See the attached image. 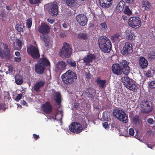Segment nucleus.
<instances>
[{"label":"nucleus","instance_id":"f257e3e1","mask_svg":"<svg viewBox=\"0 0 155 155\" xmlns=\"http://www.w3.org/2000/svg\"><path fill=\"white\" fill-rule=\"evenodd\" d=\"M38 31L41 33L40 37L45 43V46L46 47L48 46L50 39L47 34L50 31V28L49 26L45 23H41L39 27Z\"/></svg>","mask_w":155,"mask_h":155},{"label":"nucleus","instance_id":"f03ea898","mask_svg":"<svg viewBox=\"0 0 155 155\" xmlns=\"http://www.w3.org/2000/svg\"><path fill=\"white\" fill-rule=\"evenodd\" d=\"M98 46L102 51L105 53L110 52L112 45L110 40L106 37H100L98 40Z\"/></svg>","mask_w":155,"mask_h":155},{"label":"nucleus","instance_id":"7ed1b4c3","mask_svg":"<svg viewBox=\"0 0 155 155\" xmlns=\"http://www.w3.org/2000/svg\"><path fill=\"white\" fill-rule=\"evenodd\" d=\"M63 83L66 85L73 84L77 79V75L75 72L69 70L62 74L61 76Z\"/></svg>","mask_w":155,"mask_h":155},{"label":"nucleus","instance_id":"20e7f679","mask_svg":"<svg viewBox=\"0 0 155 155\" xmlns=\"http://www.w3.org/2000/svg\"><path fill=\"white\" fill-rule=\"evenodd\" d=\"M50 65V62L45 57L40 58L37 61V63L35 65V71L38 74H42L45 69V67Z\"/></svg>","mask_w":155,"mask_h":155},{"label":"nucleus","instance_id":"39448f33","mask_svg":"<svg viewBox=\"0 0 155 155\" xmlns=\"http://www.w3.org/2000/svg\"><path fill=\"white\" fill-rule=\"evenodd\" d=\"M72 46L66 42L63 43L62 48L60 49L59 54L62 58H68L72 54Z\"/></svg>","mask_w":155,"mask_h":155},{"label":"nucleus","instance_id":"423d86ee","mask_svg":"<svg viewBox=\"0 0 155 155\" xmlns=\"http://www.w3.org/2000/svg\"><path fill=\"white\" fill-rule=\"evenodd\" d=\"M121 79L122 83L127 88L134 92L136 91L137 87L132 79L127 77H123Z\"/></svg>","mask_w":155,"mask_h":155},{"label":"nucleus","instance_id":"0eeeda50","mask_svg":"<svg viewBox=\"0 0 155 155\" xmlns=\"http://www.w3.org/2000/svg\"><path fill=\"white\" fill-rule=\"evenodd\" d=\"M152 102L149 100H143L141 103V111L143 113L148 114L152 110Z\"/></svg>","mask_w":155,"mask_h":155},{"label":"nucleus","instance_id":"6e6552de","mask_svg":"<svg viewBox=\"0 0 155 155\" xmlns=\"http://www.w3.org/2000/svg\"><path fill=\"white\" fill-rule=\"evenodd\" d=\"M28 54L34 59H38L40 57V54L38 48L32 45L27 47Z\"/></svg>","mask_w":155,"mask_h":155},{"label":"nucleus","instance_id":"1a4fd4ad","mask_svg":"<svg viewBox=\"0 0 155 155\" xmlns=\"http://www.w3.org/2000/svg\"><path fill=\"white\" fill-rule=\"evenodd\" d=\"M113 114L115 117L124 123L127 122L128 117L126 116L125 113L122 110L115 109L113 111Z\"/></svg>","mask_w":155,"mask_h":155},{"label":"nucleus","instance_id":"9d476101","mask_svg":"<svg viewBox=\"0 0 155 155\" xmlns=\"http://www.w3.org/2000/svg\"><path fill=\"white\" fill-rule=\"evenodd\" d=\"M128 24L130 27L132 28H137L141 25L140 19L137 16L131 17L128 19Z\"/></svg>","mask_w":155,"mask_h":155},{"label":"nucleus","instance_id":"9b49d317","mask_svg":"<svg viewBox=\"0 0 155 155\" xmlns=\"http://www.w3.org/2000/svg\"><path fill=\"white\" fill-rule=\"evenodd\" d=\"M69 128L71 132L76 134L80 133L83 130V128L81 124L76 122L72 123L69 126Z\"/></svg>","mask_w":155,"mask_h":155},{"label":"nucleus","instance_id":"f8f14e48","mask_svg":"<svg viewBox=\"0 0 155 155\" xmlns=\"http://www.w3.org/2000/svg\"><path fill=\"white\" fill-rule=\"evenodd\" d=\"M47 8L49 14L51 15L56 16L58 14V7L56 3L50 4Z\"/></svg>","mask_w":155,"mask_h":155},{"label":"nucleus","instance_id":"ddd939ff","mask_svg":"<svg viewBox=\"0 0 155 155\" xmlns=\"http://www.w3.org/2000/svg\"><path fill=\"white\" fill-rule=\"evenodd\" d=\"M133 48L131 44L128 42L125 43L124 46L121 51V53L123 55H128L133 52Z\"/></svg>","mask_w":155,"mask_h":155},{"label":"nucleus","instance_id":"4468645a","mask_svg":"<svg viewBox=\"0 0 155 155\" xmlns=\"http://www.w3.org/2000/svg\"><path fill=\"white\" fill-rule=\"evenodd\" d=\"M10 51L8 46L5 44L3 45V47L0 48V57L2 58H8L10 56Z\"/></svg>","mask_w":155,"mask_h":155},{"label":"nucleus","instance_id":"2eb2a0df","mask_svg":"<svg viewBox=\"0 0 155 155\" xmlns=\"http://www.w3.org/2000/svg\"><path fill=\"white\" fill-rule=\"evenodd\" d=\"M76 18L80 25L84 26L87 25V19L85 15L82 14H79L76 17Z\"/></svg>","mask_w":155,"mask_h":155},{"label":"nucleus","instance_id":"dca6fc26","mask_svg":"<svg viewBox=\"0 0 155 155\" xmlns=\"http://www.w3.org/2000/svg\"><path fill=\"white\" fill-rule=\"evenodd\" d=\"M129 63L126 60H124L120 62V67L123 73L126 75H127L130 72V67L128 66Z\"/></svg>","mask_w":155,"mask_h":155},{"label":"nucleus","instance_id":"f3484780","mask_svg":"<svg viewBox=\"0 0 155 155\" xmlns=\"http://www.w3.org/2000/svg\"><path fill=\"white\" fill-rule=\"evenodd\" d=\"M41 108L43 111L47 114H50L52 111V107L50 103L48 102L43 104Z\"/></svg>","mask_w":155,"mask_h":155},{"label":"nucleus","instance_id":"a211bd4d","mask_svg":"<svg viewBox=\"0 0 155 155\" xmlns=\"http://www.w3.org/2000/svg\"><path fill=\"white\" fill-rule=\"evenodd\" d=\"M112 70L113 73L116 75H120L123 73L120 65L118 64H115L113 65L112 66Z\"/></svg>","mask_w":155,"mask_h":155},{"label":"nucleus","instance_id":"6ab92c4d","mask_svg":"<svg viewBox=\"0 0 155 155\" xmlns=\"http://www.w3.org/2000/svg\"><path fill=\"white\" fill-rule=\"evenodd\" d=\"M96 56L94 54L90 53L86 55L83 59L84 62L86 65H89L90 63L92 61L93 59H95Z\"/></svg>","mask_w":155,"mask_h":155},{"label":"nucleus","instance_id":"aec40b11","mask_svg":"<svg viewBox=\"0 0 155 155\" xmlns=\"http://www.w3.org/2000/svg\"><path fill=\"white\" fill-rule=\"evenodd\" d=\"M139 66L142 69H145L147 68L148 64V61L144 57H139Z\"/></svg>","mask_w":155,"mask_h":155},{"label":"nucleus","instance_id":"412c9836","mask_svg":"<svg viewBox=\"0 0 155 155\" xmlns=\"http://www.w3.org/2000/svg\"><path fill=\"white\" fill-rule=\"evenodd\" d=\"M101 6L104 8H109L112 3V0H99Z\"/></svg>","mask_w":155,"mask_h":155},{"label":"nucleus","instance_id":"4be33fe9","mask_svg":"<svg viewBox=\"0 0 155 155\" xmlns=\"http://www.w3.org/2000/svg\"><path fill=\"white\" fill-rule=\"evenodd\" d=\"M45 83V82L44 80H41L38 81L35 84L34 86V90L37 92L39 91V89L43 87Z\"/></svg>","mask_w":155,"mask_h":155},{"label":"nucleus","instance_id":"5701e85b","mask_svg":"<svg viewBox=\"0 0 155 155\" xmlns=\"http://www.w3.org/2000/svg\"><path fill=\"white\" fill-rule=\"evenodd\" d=\"M66 65L65 62L59 61L57 63L56 68L58 71H62L65 69Z\"/></svg>","mask_w":155,"mask_h":155},{"label":"nucleus","instance_id":"b1692460","mask_svg":"<svg viewBox=\"0 0 155 155\" xmlns=\"http://www.w3.org/2000/svg\"><path fill=\"white\" fill-rule=\"evenodd\" d=\"M151 5L147 0H143L142 2V8L144 10H149L150 9Z\"/></svg>","mask_w":155,"mask_h":155},{"label":"nucleus","instance_id":"393cba45","mask_svg":"<svg viewBox=\"0 0 155 155\" xmlns=\"http://www.w3.org/2000/svg\"><path fill=\"white\" fill-rule=\"evenodd\" d=\"M125 5V2L123 1H120L116 7V11L118 12L122 11L124 9Z\"/></svg>","mask_w":155,"mask_h":155},{"label":"nucleus","instance_id":"a878e982","mask_svg":"<svg viewBox=\"0 0 155 155\" xmlns=\"http://www.w3.org/2000/svg\"><path fill=\"white\" fill-rule=\"evenodd\" d=\"M114 42H118L122 38L121 34L120 33H117L114 35L111 38Z\"/></svg>","mask_w":155,"mask_h":155},{"label":"nucleus","instance_id":"bb28decb","mask_svg":"<svg viewBox=\"0 0 155 155\" xmlns=\"http://www.w3.org/2000/svg\"><path fill=\"white\" fill-rule=\"evenodd\" d=\"M63 115V112L62 110L58 111L55 114L54 117L53 119L57 120V121H60V122H61Z\"/></svg>","mask_w":155,"mask_h":155},{"label":"nucleus","instance_id":"cd10ccee","mask_svg":"<svg viewBox=\"0 0 155 155\" xmlns=\"http://www.w3.org/2000/svg\"><path fill=\"white\" fill-rule=\"evenodd\" d=\"M96 81L97 84H99V86L101 88H103L105 86L106 82V80H101L97 78Z\"/></svg>","mask_w":155,"mask_h":155},{"label":"nucleus","instance_id":"c85d7f7f","mask_svg":"<svg viewBox=\"0 0 155 155\" xmlns=\"http://www.w3.org/2000/svg\"><path fill=\"white\" fill-rule=\"evenodd\" d=\"M67 63L70 66L76 68V61L71 59H68L67 60Z\"/></svg>","mask_w":155,"mask_h":155},{"label":"nucleus","instance_id":"c756f323","mask_svg":"<svg viewBox=\"0 0 155 155\" xmlns=\"http://www.w3.org/2000/svg\"><path fill=\"white\" fill-rule=\"evenodd\" d=\"M25 26L24 25L18 24L15 26V29L18 32H21L24 31Z\"/></svg>","mask_w":155,"mask_h":155},{"label":"nucleus","instance_id":"7c9ffc66","mask_svg":"<svg viewBox=\"0 0 155 155\" xmlns=\"http://www.w3.org/2000/svg\"><path fill=\"white\" fill-rule=\"evenodd\" d=\"M77 37L79 39H83V40H86L87 39V35L84 33H81L78 34Z\"/></svg>","mask_w":155,"mask_h":155},{"label":"nucleus","instance_id":"2f4dec72","mask_svg":"<svg viewBox=\"0 0 155 155\" xmlns=\"http://www.w3.org/2000/svg\"><path fill=\"white\" fill-rule=\"evenodd\" d=\"M32 25V19L31 18H29L26 20V26L28 29L31 28Z\"/></svg>","mask_w":155,"mask_h":155},{"label":"nucleus","instance_id":"473e14b6","mask_svg":"<svg viewBox=\"0 0 155 155\" xmlns=\"http://www.w3.org/2000/svg\"><path fill=\"white\" fill-rule=\"evenodd\" d=\"M124 12L125 14L127 15H130L132 14V11L127 6H126L125 7V9Z\"/></svg>","mask_w":155,"mask_h":155},{"label":"nucleus","instance_id":"72a5a7b5","mask_svg":"<svg viewBox=\"0 0 155 155\" xmlns=\"http://www.w3.org/2000/svg\"><path fill=\"white\" fill-rule=\"evenodd\" d=\"M126 37L127 38L130 40L133 39V33L130 31H128L127 33Z\"/></svg>","mask_w":155,"mask_h":155},{"label":"nucleus","instance_id":"f704fd0d","mask_svg":"<svg viewBox=\"0 0 155 155\" xmlns=\"http://www.w3.org/2000/svg\"><path fill=\"white\" fill-rule=\"evenodd\" d=\"M15 82L17 85H21L23 83V80L21 78H18L17 77L15 78Z\"/></svg>","mask_w":155,"mask_h":155},{"label":"nucleus","instance_id":"c9c22d12","mask_svg":"<svg viewBox=\"0 0 155 155\" xmlns=\"http://www.w3.org/2000/svg\"><path fill=\"white\" fill-rule=\"evenodd\" d=\"M29 3L31 5H37L40 2V0H29Z\"/></svg>","mask_w":155,"mask_h":155},{"label":"nucleus","instance_id":"e433bc0d","mask_svg":"<svg viewBox=\"0 0 155 155\" xmlns=\"http://www.w3.org/2000/svg\"><path fill=\"white\" fill-rule=\"evenodd\" d=\"M140 119L139 118V116L137 115H135L133 118L132 119V121L135 124H136L137 122L139 121Z\"/></svg>","mask_w":155,"mask_h":155},{"label":"nucleus","instance_id":"4c0bfd02","mask_svg":"<svg viewBox=\"0 0 155 155\" xmlns=\"http://www.w3.org/2000/svg\"><path fill=\"white\" fill-rule=\"evenodd\" d=\"M147 56L148 58H151L154 59L155 58V51H153L152 52L148 53L147 54Z\"/></svg>","mask_w":155,"mask_h":155},{"label":"nucleus","instance_id":"58836bf2","mask_svg":"<svg viewBox=\"0 0 155 155\" xmlns=\"http://www.w3.org/2000/svg\"><path fill=\"white\" fill-rule=\"evenodd\" d=\"M16 44L19 47V48L20 49H21L22 45V41L19 39H17Z\"/></svg>","mask_w":155,"mask_h":155},{"label":"nucleus","instance_id":"ea45409f","mask_svg":"<svg viewBox=\"0 0 155 155\" xmlns=\"http://www.w3.org/2000/svg\"><path fill=\"white\" fill-rule=\"evenodd\" d=\"M149 87L151 88H155V81H151L148 84Z\"/></svg>","mask_w":155,"mask_h":155},{"label":"nucleus","instance_id":"a19ab883","mask_svg":"<svg viewBox=\"0 0 155 155\" xmlns=\"http://www.w3.org/2000/svg\"><path fill=\"white\" fill-rule=\"evenodd\" d=\"M54 97H61V94L59 92H57L54 91L53 93Z\"/></svg>","mask_w":155,"mask_h":155},{"label":"nucleus","instance_id":"79ce46f5","mask_svg":"<svg viewBox=\"0 0 155 155\" xmlns=\"http://www.w3.org/2000/svg\"><path fill=\"white\" fill-rule=\"evenodd\" d=\"M147 122L150 124H152L154 123V120L151 118H149L147 120Z\"/></svg>","mask_w":155,"mask_h":155},{"label":"nucleus","instance_id":"37998d69","mask_svg":"<svg viewBox=\"0 0 155 155\" xmlns=\"http://www.w3.org/2000/svg\"><path fill=\"white\" fill-rule=\"evenodd\" d=\"M129 134L131 136H133L134 134V130L133 128H130L129 130Z\"/></svg>","mask_w":155,"mask_h":155},{"label":"nucleus","instance_id":"c03bdc74","mask_svg":"<svg viewBox=\"0 0 155 155\" xmlns=\"http://www.w3.org/2000/svg\"><path fill=\"white\" fill-rule=\"evenodd\" d=\"M61 97H56L55 99V101L58 103V104H60L61 102Z\"/></svg>","mask_w":155,"mask_h":155},{"label":"nucleus","instance_id":"a18cd8bd","mask_svg":"<svg viewBox=\"0 0 155 155\" xmlns=\"http://www.w3.org/2000/svg\"><path fill=\"white\" fill-rule=\"evenodd\" d=\"M101 26L103 28H106L107 27V25L105 22L101 23Z\"/></svg>","mask_w":155,"mask_h":155},{"label":"nucleus","instance_id":"49530a36","mask_svg":"<svg viewBox=\"0 0 155 155\" xmlns=\"http://www.w3.org/2000/svg\"><path fill=\"white\" fill-rule=\"evenodd\" d=\"M146 75L147 77H150L151 75V72L150 71H148L146 73Z\"/></svg>","mask_w":155,"mask_h":155},{"label":"nucleus","instance_id":"de8ad7c7","mask_svg":"<svg viewBox=\"0 0 155 155\" xmlns=\"http://www.w3.org/2000/svg\"><path fill=\"white\" fill-rule=\"evenodd\" d=\"M103 126L104 128H105V129L108 128V123L107 122H105L104 123H103Z\"/></svg>","mask_w":155,"mask_h":155},{"label":"nucleus","instance_id":"09e8293b","mask_svg":"<svg viewBox=\"0 0 155 155\" xmlns=\"http://www.w3.org/2000/svg\"><path fill=\"white\" fill-rule=\"evenodd\" d=\"M33 137H34V139L35 140H37L38 138H39V135H37L36 134H33Z\"/></svg>","mask_w":155,"mask_h":155},{"label":"nucleus","instance_id":"8fccbe9b","mask_svg":"<svg viewBox=\"0 0 155 155\" xmlns=\"http://www.w3.org/2000/svg\"><path fill=\"white\" fill-rule=\"evenodd\" d=\"M62 25L64 28H68L69 25L68 23L64 22L63 24Z\"/></svg>","mask_w":155,"mask_h":155},{"label":"nucleus","instance_id":"3c124183","mask_svg":"<svg viewBox=\"0 0 155 155\" xmlns=\"http://www.w3.org/2000/svg\"><path fill=\"white\" fill-rule=\"evenodd\" d=\"M3 110L4 111L5 110V108L4 107V104L3 103H0V110Z\"/></svg>","mask_w":155,"mask_h":155},{"label":"nucleus","instance_id":"603ef678","mask_svg":"<svg viewBox=\"0 0 155 155\" xmlns=\"http://www.w3.org/2000/svg\"><path fill=\"white\" fill-rule=\"evenodd\" d=\"M47 21L48 22L52 24H53L54 22V20L51 19V18H48L47 19Z\"/></svg>","mask_w":155,"mask_h":155},{"label":"nucleus","instance_id":"864d4df0","mask_svg":"<svg viewBox=\"0 0 155 155\" xmlns=\"http://www.w3.org/2000/svg\"><path fill=\"white\" fill-rule=\"evenodd\" d=\"M126 3H128L129 4H132L134 3V0H125Z\"/></svg>","mask_w":155,"mask_h":155},{"label":"nucleus","instance_id":"5fc2aeb1","mask_svg":"<svg viewBox=\"0 0 155 155\" xmlns=\"http://www.w3.org/2000/svg\"><path fill=\"white\" fill-rule=\"evenodd\" d=\"M15 61H16L18 62H20L21 61V57H15Z\"/></svg>","mask_w":155,"mask_h":155},{"label":"nucleus","instance_id":"6e6d98bb","mask_svg":"<svg viewBox=\"0 0 155 155\" xmlns=\"http://www.w3.org/2000/svg\"><path fill=\"white\" fill-rule=\"evenodd\" d=\"M91 74L89 73H87L86 74V78L87 79H89L91 78Z\"/></svg>","mask_w":155,"mask_h":155},{"label":"nucleus","instance_id":"4d7b16f0","mask_svg":"<svg viewBox=\"0 0 155 155\" xmlns=\"http://www.w3.org/2000/svg\"><path fill=\"white\" fill-rule=\"evenodd\" d=\"M122 18L124 20L126 21H127L128 19L127 17L125 15H123L122 16Z\"/></svg>","mask_w":155,"mask_h":155},{"label":"nucleus","instance_id":"13d9d810","mask_svg":"<svg viewBox=\"0 0 155 155\" xmlns=\"http://www.w3.org/2000/svg\"><path fill=\"white\" fill-rule=\"evenodd\" d=\"M65 34L64 33H61L59 34V36L61 38H64L65 36Z\"/></svg>","mask_w":155,"mask_h":155},{"label":"nucleus","instance_id":"bf43d9fd","mask_svg":"<svg viewBox=\"0 0 155 155\" xmlns=\"http://www.w3.org/2000/svg\"><path fill=\"white\" fill-rule=\"evenodd\" d=\"M6 9L10 11L12 9V7L9 5H7L6 6Z\"/></svg>","mask_w":155,"mask_h":155},{"label":"nucleus","instance_id":"052dcab7","mask_svg":"<svg viewBox=\"0 0 155 155\" xmlns=\"http://www.w3.org/2000/svg\"><path fill=\"white\" fill-rule=\"evenodd\" d=\"M83 125L84 128H87V124L86 122H84L83 124Z\"/></svg>","mask_w":155,"mask_h":155},{"label":"nucleus","instance_id":"680f3d73","mask_svg":"<svg viewBox=\"0 0 155 155\" xmlns=\"http://www.w3.org/2000/svg\"><path fill=\"white\" fill-rule=\"evenodd\" d=\"M15 54L16 56L18 57L20 55V53L19 51L15 52Z\"/></svg>","mask_w":155,"mask_h":155},{"label":"nucleus","instance_id":"e2e57ef3","mask_svg":"<svg viewBox=\"0 0 155 155\" xmlns=\"http://www.w3.org/2000/svg\"><path fill=\"white\" fill-rule=\"evenodd\" d=\"M21 97H15V99H14L16 101H18L21 100Z\"/></svg>","mask_w":155,"mask_h":155},{"label":"nucleus","instance_id":"0e129e2a","mask_svg":"<svg viewBox=\"0 0 155 155\" xmlns=\"http://www.w3.org/2000/svg\"><path fill=\"white\" fill-rule=\"evenodd\" d=\"M78 104L77 103H75L74 104V107L75 108H78Z\"/></svg>","mask_w":155,"mask_h":155},{"label":"nucleus","instance_id":"69168bd1","mask_svg":"<svg viewBox=\"0 0 155 155\" xmlns=\"http://www.w3.org/2000/svg\"><path fill=\"white\" fill-rule=\"evenodd\" d=\"M8 68H9V69H8V70L9 71H12L13 70V68L12 67V66H9L8 67Z\"/></svg>","mask_w":155,"mask_h":155},{"label":"nucleus","instance_id":"338daca9","mask_svg":"<svg viewBox=\"0 0 155 155\" xmlns=\"http://www.w3.org/2000/svg\"><path fill=\"white\" fill-rule=\"evenodd\" d=\"M26 104H27V103H26L25 101L24 100H23L22 102H21V104L24 105H25Z\"/></svg>","mask_w":155,"mask_h":155},{"label":"nucleus","instance_id":"774afa93","mask_svg":"<svg viewBox=\"0 0 155 155\" xmlns=\"http://www.w3.org/2000/svg\"><path fill=\"white\" fill-rule=\"evenodd\" d=\"M22 97V94H18V96L16 97Z\"/></svg>","mask_w":155,"mask_h":155}]
</instances>
